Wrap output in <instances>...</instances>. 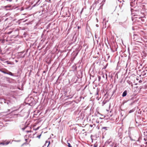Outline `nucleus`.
I'll return each mask as SVG.
<instances>
[{"mask_svg":"<svg viewBox=\"0 0 147 147\" xmlns=\"http://www.w3.org/2000/svg\"><path fill=\"white\" fill-rule=\"evenodd\" d=\"M136 123H138L137 122V121H136Z\"/></svg>","mask_w":147,"mask_h":147,"instance_id":"8fccbe9b","label":"nucleus"},{"mask_svg":"<svg viewBox=\"0 0 147 147\" xmlns=\"http://www.w3.org/2000/svg\"><path fill=\"white\" fill-rule=\"evenodd\" d=\"M139 82H141V80H140V81H139Z\"/></svg>","mask_w":147,"mask_h":147,"instance_id":"37998d69","label":"nucleus"},{"mask_svg":"<svg viewBox=\"0 0 147 147\" xmlns=\"http://www.w3.org/2000/svg\"><path fill=\"white\" fill-rule=\"evenodd\" d=\"M112 142L111 139H109L105 143V145H109Z\"/></svg>","mask_w":147,"mask_h":147,"instance_id":"39448f33","label":"nucleus"},{"mask_svg":"<svg viewBox=\"0 0 147 147\" xmlns=\"http://www.w3.org/2000/svg\"><path fill=\"white\" fill-rule=\"evenodd\" d=\"M98 80L99 81H100V80L101 79V77L100 76H98Z\"/></svg>","mask_w":147,"mask_h":147,"instance_id":"393cba45","label":"nucleus"},{"mask_svg":"<svg viewBox=\"0 0 147 147\" xmlns=\"http://www.w3.org/2000/svg\"><path fill=\"white\" fill-rule=\"evenodd\" d=\"M145 143L147 144V142H146Z\"/></svg>","mask_w":147,"mask_h":147,"instance_id":"79ce46f5","label":"nucleus"},{"mask_svg":"<svg viewBox=\"0 0 147 147\" xmlns=\"http://www.w3.org/2000/svg\"><path fill=\"white\" fill-rule=\"evenodd\" d=\"M120 24L121 25H122L123 26V25H122V24Z\"/></svg>","mask_w":147,"mask_h":147,"instance_id":"49530a36","label":"nucleus"},{"mask_svg":"<svg viewBox=\"0 0 147 147\" xmlns=\"http://www.w3.org/2000/svg\"><path fill=\"white\" fill-rule=\"evenodd\" d=\"M77 27H78V29H80V28H81V27L80 26H78Z\"/></svg>","mask_w":147,"mask_h":147,"instance_id":"7c9ffc66","label":"nucleus"},{"mask_svg":"<svg viewBox=\"0 0 147 147\" xmlns=\"http://www.w3.org/2000/svg\"><path fill=\"white\" fill-rule=\"evenodd\" d=\"M24 56H25V54H24V55H23V56H22V57H22V58H23L24 57Z\"/></svg>","mask_w":147,"mask_h":147,"instance_id":"2f4dec72","label":"nucleus"},{"mask_svg":"<svg viewBox=\"0 0 147 147\" xmlns=\"http://www.w3.org/2000/svg\"><path fill=\"white\" fill-rule=\"evenodd\" d=\"M40 0H38V1L36 2L35 4H34L32 6V7H33L38 5L40 3Z\"/></svg>","mask_w":147,"mask_h":147,"instance_id":"6e6552de","label":"nucleus"},{"mask_svg":"<svg viewBox=\"0 0 147 147\" xmlns=\"http://www.w3.org/2000/svg\"><path fill=\"white\" fill-rule=\"evenodd\" d=\"M96 122L97 123H99V121L96 120Z\"/></svg>","mask_w":147,"mask_h":147,"instance_id":"c85d7f7f","label":"nucleus"},{"mask_svg":"<svg viewBox=\"0 0 147 147\" xmlns=\"http://www.w3.org/2000/svg\"><path fill=\"white\" fill-rule=\"evenodd\" d=\"M130 5L131 7H135L136 5L137 1L136 0H130Z\"/></svg>","mask_w":147,"mask_h":147,"instance_id":"f03ea898","label":"nucleus"},{"mask_svg":"<svg viewBox=\"0 0 147 147\" xmlns=\"http://www.w3.org/2000/svg\"><path fill=\"white\" fill-rule=\"evenodd\" d=\"M1 71L2 72H3V73H4V74H7V72H6L5 71Z\"/></svg>","mask_w":147,"mask_h":147,"instance_id":"b1692460","label":"nucleus"},{"mask_svg":"<svg viewBox=\"0 0 147 147\" xmlns=\"http://www.w3.org/2000/svg\"><path fill=\"white\" fill-rule=\"evenodd\" d=\"M98 114H100L99 113H98Z\"/></svg>","mask_w":147,"mask_h":147,"instance_id":"603ef678","label":"nucleus"},{"mask_svg":"<svg viewBox=\"0 0 147 147\" xmlns=\"http://www.w3.org/2000/svg\"><path fill=\"white\" fill-rule=\"evenodd\" d=\"M132 9V8H131V9Z\"/></svg>","mask_w":147,"mask_h":147,"instance_id":"de8ad7c7","label":"nucleus"},{"mask_svg":"<svg viewBox=\"0 0 147 147\" xmlns=\"http://www.w3.org/2000/svg\"><path fill=\"white\" fill-rule=\"evenodd\" d=\"M68 145V147H72L70 144L69 143H67Z\"/></svg>","mask_w":147,"mask_h":147,"instance_id":"4be33fe9","label":"nucleus"},{"mask_svg":"<svg viewBox=\"0 0 147 147\" xmlns=\"http://www.w3.org/2000/svg\"><path fill=\"white\" fill-rule=\"evenodd\" d=\"M11 7V5H6L4 7V8L6 9V10H9V9H8V8H10Z\"/></svg>","mask_w":147,"mask_h":147,"instance_id":"f8f14e48","label":"nucleus"},{"mask_svg":"<svg viewBox=\"0 0 147 147\" xmlns=\"http://www.w3.org/2000/svg\"><path fill=\"white\" fill-rule=\"evenodd\" d=\"M122 130V129H121V128H120V129H119V130Z\"/></svg>","mask_w":147,"mask_h":147,"instance_id":"a19ab883","label":"nucleus"},{"mask_svg":"<svg viewBox=\"0 0 147 147\" xmlns=\"http://www.w3.org/2000/svg\"><path fill=\"white\" fill-rule=\"evenodd\" d=\"M24 144L23 143V144H22L21 146H23Z\"/></svg>","mask_w":147,"mask_h":147,"instance_id":"e433bc0d","label":"nucleus"},{"mask_svg":"<svg viewBox=\"0 0 147 147\" xmlns=\"http://www.w3.org/2000/svg\"><path fill=\"white\" fill-rule=\"evenodd\" d=\"M99 92V89L97 88V90H96V94H95V95L96 96H97V97H96L97 98L98 97V94H99L98 92Z\"/></svg>","mask_w":147,"mask_h":147,"instance_id":"ddd939ff","label":"nucleus"},{"mask_svg":"<svg viewBox=\"0 0 147 147\" xmlns=\"http://www.w3.org/2000/svg\"><path fill=\"white\" fill-rule=\"evenodd\" d=\"M26 132L27 133H29V132H30L31 131H26Z\"/></svg>","mask_w":147,"mask_h":147,"instance_id":"c756f323","label":"nucleus"},{"mask_svg":"<svg viewBox=\"0 0 147 147\" xmlns=\"http://www.w3.org/2000/svg\"><path fill=\"white\" fill-rule=\"evenodd\" d=\"M1 19H0V22H1Z\"/></svg>","mask_w":147,"mask_h":147,"instance_id":"c03bdc74","label":"nucleus"},{"mask_svg":"<svg viewBox=\"0 0 147 147\" xmlns=\"http://www.w3.org/2000/svg\"><path fill=\"white\" fill-rule=\"evenodd\" d=\"M95 38L96 39L97 38V40H97V43H98V40H99V37H98L97 36V35H95Z\"/></svg>","mask_w":147,"mask_h":147,"instance_id":"6ab92c4d","label":"nucleus"},{"mask_svg":"<svg viewBox=\"0 0 147 147\" xmlns=\"http://www.w3.org/2000/svg\"><path fill=\"white\" fill-rule=\"evenodd\" d=\"M83 9H84V8H83L82 10L80 12V14H81L82 12L83 11Z\"/></svg>","mask_w":147,"mask_h":147,"instance_id":"bb28decb","label":"nucleus"},{"mask_svg":"<svg viewBox=\"0 0 147 147\" xmlns=\"http://www.w3.org/2000/svg\"><path fill=\"white\" fill-rule=\"evenodd\" d=\"M50 143V142H48L47 141H46L45 143L44 144V145L43 146V147L46 146H47V147H48L49 146V145Z\"/></svg>","mask_w":147,"mask_h":147,"instance_id":"9b49d317","label":"nucleus"},{"mask_svg":"<svg viewBox=\"0 0 147 147\" xmlns=\"http://www.w3.org/2000/svg\"><path fill=\"white\" fill-rule=\"evenodd\" d=\"M39 128V127H37L36 129H35V130H38Z\"/></svg>","mask_w":147,"mask_h":147,"instance_id":"473e14b6","label":"nucleus"},{"mask_svg":"<svg viewBox=\"0 0 147 147\" xmlns=\"http://www.w3.org/2000/svg\"><path fill=\"white\" fill-rule=\"evenodd\" d=\"M1 102H4L5 103H6L9 106H11V102L9 100H6L4 99H1Z\"/></svg>","mask_w":147,"mask_h":147,"instance_id":"7ed1b4c3","label":"nucleus"},{"mask_svg":"<svg viewBox=\"0 0 147 147\" xmlns=\"http://www.w3.org/2000/svg\"><path fill=\"white\" fill-rule=\"evenodd\" d=\"M127 94V91L126 90H125L123 93L122 96L123 97L125 96Z\"/></svg>","mask_w":147,"mask_h":147,"instance_id":"9d476101","label":"nucleus"},{"mask_svg":"<svg viewBox=\"0 0 147 147\" xmlns=\"http://www.w3.org/2000/svg\"><path fill=\"white\" fill-rule=\"evenodd\" d=\"M41 136V134H40V135L38 136H37V137L39 138H40Z\"/></svg>","mask_w":147,"mask_h":147,"instance_id":"cd10ccee","label":"nucleus"},{"mask_svg":"<svg viewBox=\"0 0 147 147\" xmlns=\"http://www.w3.org/2000/svg\"><path fill=\"white\" fill-rule=\"evenodd\" d=\"M2 144L3 145H7L8 144V143H7L6 144H5L4 143V141H3L2 142H1L0 144Z\"/></svg>","mask_w":147,"mask_h":147,"instance_id":"f3484780","label":"nucleus"},{"mask_svg":"<svg viewBox=\"0 0 147 147\" xmlns=\"http://www.w3.org/2000/svg\"><path fill=\"white\" fill-rule=\"evenodd\" d=\"M137 18L138 19V20L137 22H141L142 21H144V19L142 17H140L139 16V17H138Z\"/></svg>","mask_w":147,"mask_h":147,"instance_id":"0eeeda50","label":"nucleus"},{"mask_svg":"<svg viewBox=\"0 0 147 147\" xmlns=\"http://www.w3.org/2000/svg\"><path fill=\"white\" fill-rule=\"evenodd\" d=\"M114 143H113L112 142H111V144H110L109 145L111 147H113V146H114Z\"/></svg>","mask_w":147,"mask_h":147,"instance_id":"aec40b11","label":"nucleus"},{"mask_svg":"<svg viewBox=\"0 0 147 147\" xmlns=\"http://www.w3.org/2000/svg\"><path fill=\"white\" fill-rule=\"evenodd\" d=\"M144 140L145 141H146L147 140V136H146L144 138Z\"/></svg>","mask_w":147,"mask_h":147,"instance_id":"5701e85b","label":"nucleus"},{"mask_svg":"<svg viewBox=\"0 0 147 147\" xmlns=\"http://www.w3.org/2000/svg\"><path fill=\"white\" fill-rule=\"evenodd\" d=\"M135 110V109H133L131 110H130L129 111V113H132L134 112Z\"/></svg>","mask_w":147,"mask_h":147,"instance_id":"a211bd4d","label":"nucleus"},{"mask_svg":"<svg viewBox=\"0 0 147 147\" xmlns=\"http://www.w3.org/2000/svg\"><path fill=\"white\" fill-rule=\"evenodd\" d=\"M101 75L102 76V82H106L107 81V74L102 73Z\"/></svg>","mask_w":147,"mask_h":147,"instance_id":"f257e3e1","label":"nucleus"},{"mask_svg":"<svg viewBox=\"0 0 147 147\" xmlns=\"http://www.w3.org/2000/svg\"><path fill=\"white\" fill-rule=\"evenodd\" d=\"M117 147L116 144H115V146H114V147Z\"/></svg>","mask_w":147,"mask_h":147,"instance_id":"c9c22d12","label":"nucleus"},{"mask_svg":"<svg viewBox=\"0 0 147 147\" xmlns=\"http://www.w3.org/2000/svg\"><path fill=\"white\" fill-rule=\"evenodd\" d=\"M26 128V127H24L22 128V130L23 131H24L25 129Z\"/></svg>","mask_w":147,"mask_h":147,"instance_id":"a878e982","label":"nucleus"},{"mask_svg":"<svg viewBox=\"0 0 147 147\" xmlns=\"http://www.w3.org/2000/svg\"><path fill=\"white\" fill-rule=\"evenodd\" d=\"M4 143L6 144L7 143H8V144L10 142V141H4Z\"/></svg>","mask_w":147,"mask_h":147,"instance_id":"412c9836","label":"nucleus"},{"mask_svg":"<svg viewBox=\"0 0 147 147\" xmlns=\"http://www.w3.org/2000/svg\"><path fill=\"white\" fill-rule=\"evenodd\" d=\"M110 57V56H109V55L108 56V59Z\"/></svg>","mask_w":147,"mask_h":147,"instance_id":"f704fd0d","label":"nucleus"},{"mask_svg":"<svg viewBox=\"0 0 147 147\" xmlns=\"http://www.w3.org/2000/svg\"><path fill=\"white\" fill-rule=\"evenodd\" d=\"M131 128H132V127H129V128L128 131L129 137L130 138V139L132 141L134 140L131 138V135L130 129H131Z\"/></svg>","mask_w":147,"mask_h":147,"instance_id":"423d86ee","label":"nucleus"},{"mask_svg":"<svg viewBox=\"0 0 147 147\" xmlns=\"http://www.w3.org/2000/svg\"><path fill=\"white\" fill-rule=\"evenodd\" d=\"M118 2H119L121 3L120 5H122L123 4V3L124 2V0H117Z\"/></svg>","mask_w":147,"mask_h":147,"instance_id":"4468645a","label":"nucleus"},{"mask_svg":"<svg viewBox=\"0 0 147 147\" xmlns=\"http://www.w3.org/2000/svg\"><path fill=\"white\" fill-rule=\"evenodd\" d=\"M27 139H25V140L26 141H27Z\"/></svg>","mask_w":147,"mask_h":147,"instance_id":"58836bf2","label":"nucleus"},{"mask_svg":"<svg viewBox=\"0 0 147 147\" xmlns=\"http://www.w3.org/2000/svg\"><path fill=\"white\" fill-rule=\"evenodd\" d=\"M7 18H6L5 20V21L6 20H7Z\"/></svg>","mask_w":147,"mask_h":147,"instance_id":"ea45409f","label":"nucleus"},{"mask_svg":"<svg viewBox=\"0 0 147 147\" xmlns=\"http://www.w3.org/2000/svg\"><path fill=\"white\" fill-rule=\"evenodd\" d=\"M16 62H18V61H17L16 60Z\"/></svg>","mask_w":147,"mask_h":147,"instance_id":"3c124183","label":"nucleus"},{"mask_svg":"<svg viewBox=\"0 0 147 147\" xmlns=\"http://www.w3.org/2000/svg\"><path fill=\"white\" fill-rule=\"evenodd\" d=\"M109 129V127H103L102 128V131H107L108 130V129Z\"/></svg>","mask_w":147,"mask_h":147,"instance_id":"1a4fd4ad","label":"nucleus"},{"mask_svg":"<svg viewBox=\"0 0 147 147\" xmlns=\"http://www.w3.org/2000/svg\"><path fill=\"white\" fill-rule=\"evenodd\" d=\"M90 126L91 127L94 128L96 126V125L95 124H90Z\"/></svg>","mask_w":147,"mask_h":147,"instance_id":"2eb2a0df","label":"nucleus"},{"mask_svg":"<svg viewBox=\"0 0 147 147\" xmlns=\"http://www.w3.org/2000/svg\"><path fill=\"white\" fill-rule=\"evenodd\" d=\"M96 26L97 27H98V24H96Z\"/></svg>","mask_w":147,"mask_h":147,"instance_id":"72a5a7b5","label":"nucleus"},{"mask_svg":"<svg viewBox=\"0 0 147 147\" xmlns=\"http://www.w3.org/2000/svg\"><path fill=\"white\" fill-rule=\"evenodd\" d=\"M139 16L137 15H135L133 16L132 17V20L134 22H137L138 20L137 18L138 17H139Z\"/></svg>","mask_w":147,"mask_h":147,"instance_id":"20e7f679","label":"nucleus"},{"mask_svg":"<svg viewBox=\"0 0 147 147\" xmlns=\"http://www.w3.org/2000/svg\"><path fill=\"white\" fill-rule=\"evenodd\" d=\"M146 73L144 74H143V75L144 76V75H146Z\"/></svg>","mask_w":147,"mask_h":147,"instance_id":"a18cd8bd","label":"nucleus"},{"mask_svg":"<svg viewBox=\"0 0 147 147\" xmlns=\"http://www.w3.org/2000/svg\"><path fill=\"white\" fill-rule=\"evenodd\" d=\"M7 74L11 76H13V74L11 72L9 71L7 72Z\"/></svg>","mask_w":147,"mask_h":147,"instance_id":"dca6fc26","label":"nucleus"},{"mask_svg":"<svg viewBox=\"0 0 147 147\" xmlns=\"http://www.w3.org/2000/svg\"><path fill=\"white\" fill-rule=\"evenodd\" d=\"M24 144H27V143H26V142H25V143H24Z\"/></svg>","mask_w":147,"mask_h":147,"instance_id":"4c0bfd02","label":"nucleus"},{"mask_svg":"<svg viewBox=\"0 0 147 147\" xmlns=\"http://www.w3.org/2000/svg\"><path fill=\"white\" fill-rule=\"evenodd\" d=\"M100 119H102V118H101V117H100Z\"/></svg>","mask_w":147,"mask_h":147,"instance_id":"09e8293b","label":"nucleus"}]
</instances>
